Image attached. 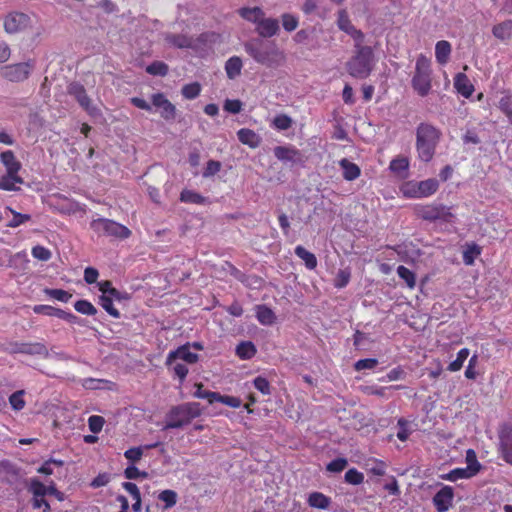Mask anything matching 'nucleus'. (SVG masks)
<instances>
[{
    "label": "nucleus",
    "mask_w": 512,
    "mask_h": 512,
    "mask_svg": "<svg viewBox=\"0 0 512 512\" xmlns=\"http://www.w3.org/2000/svg\"><path fill=\"white\" fill-rule=\"evenodd\" d=\"M244 49L255 62L268 68H278L287 61L286 53L274 42L253 39L244 44Z\"/></svg>",
    "instance_id": "f257e3e1"
},
{
    "label": "nucleus",
    "mask_w": 512,
    "mask_h": 512,
    "mask_svg": "<svg viewBox=\"0 0 512 512\" xmlns=\"http://www.w3.org/2000/svg\"><path fill=\"white\" fill-rule=\"evenodd\" d=\"M440 131L427 123H421L416 130V150L420 160L429 162L440 139Z\"/></svg>",
    "instance_id": "f03ea898"
},
{
    "label": "nucleus",
    "mask_w": 512,
    "mask_h": 512,
    "mask_svg": "<svg viewBox=\"0 0 512 512\" xmlns=\"http://www.w3.org/2000/svg\"><path fill=\"white\" fill-rule=\"evenodd\" d=\"M201 413V406L197 402H188L172 407L166 415L164 429H175L188 425L193 419L199 417Z\"/></svg>",
    "instance_id": "7ed1b4c3"
},
{
    "label": "nucleus",
    "mask_w": 512,
    "mask_h": 512,
    "mask_svg": "<svg viewBox=\"0 0 512 512\" xmlns=\"http://www.w3.org/2000/svg\"><path fill=\"white\" fill-rule=\"evenodd\" d=\"M431 60L423 54L416 59L415 73L412 78V87L415 92L424 97L429 94L432 87Z\"/></svg>",
    "instance_id": "20e7f679"
},
{
    "label": "nucleus",
    "mask_w": 512,
    "mask_h": 512,
    "mask_svg": "<svg viewBox=\"0 0 512 512\" xmlns=\"http://www.w3.org/2000/svg\"><path fill=\"white\" fill-rule=\"evenodd\" d=\"M372 58L371 49L369 47H361L356 56L347 64L349 74L360 79L366 78L372 70Z\"/></svg>",
    "instance_id": "39448f33"
},
{
    "label": "nucleus",
    "mask_w": 512,
    "mask_h": 512,
    "mask_svg": "<svg viewBox=\"0 0 512 512\" xmlns=\"http://www.w3.org/2000/svg\"><path fill=\"white\" fill-rule=\"evenodd\" d=\"M49 206L61 213V214H76L78 212H85L84 206H82L80 203L69 199L61 194H55L51 196L49 200Z\"/></svg>",
    "instance_id": "423d86ee"
},
{
    "label": "nucleus",
    "mask_w": 512,
    "mask_h": 512,
    "mask_svg": "<svg viewBox=\"0 0 512 512\" xmlns=\"http://www.w3.org/2000/svg\"><path fill=\"white\" fill-rule=\"evenodd\" d=\"M31 25V19L27 14L14 12L10 13L4 21V28L7 33L15 34L26 30Z\"/></svg>",
    "instance_id": "0eeeda50"
},
{
    "label": "nucleus",
    "mask_w": 512,
    "mask_h": 512,
    "mask_svg": "<svg viewBox=\"0 0 512 512\" xmlns=\"http://www.w3.org/2000/svg\"><path fill=\"white\" fill-rule=\"evenodd\" d=\"M32 69L31 62L6 65L2 68V75L10 81L19 82L25 80Z\"/></svg>",
    "instance_id": "6e6552de"
},
{
    "label": "nucleus",
    "mask_w": 512,
    "mask_h": 512,
    "mask_svg": "<svg viewBox=\"0 0 512 512\" xmlns=\"http://www.w3.org/2000/svg\"><path fill=\"white\" fill-rule=\"evenodd\" d=\"M420 215L426 220H442L445 222H450L454 217L449 207L437 204L423 207Z\"/></svg>",
    "instance_id": "1a4fd4ad"
},
{
    "label": "nucleus",
    "mask_w": 512,
    "mask_h": 512,
    "mask_svg": "<svg viewBox=\"0 0 512 512\" xmlns=\"http://www.w3.org/2000/svg\"><path fill=\"white\" fill-rule=\"evenodd\" d=\"M178 360H182L188 364H194L198 361V355L191 351L190 344H186L168 353L166 365H173V363Z\"/></svg>",
    "instance_id": "9d476101"
},
{
    "label": "nucleus",
    "mask_w": 512,
    "mask_h": 512,
    "mask_svg": "<svg viewBox=\"0 0 512 512\" xmlns=\"http://www.w3.org/2000/svg\"><path fill=\"white\" fill-rule=\"evenodd\" d=\"M152 104L160 110V115L165 120H173L176 115V107L162 93L153 94Z\"/></svg>",
    "instance_id": "9b49d317"
},
{
    "label": "nucleus",
    "mask_w": 512,
    "mask_h": 512,
    "mask_svg": "<svg viewBox=\"0 0 512 512\" xmlns=\"http://www.w3.org/2000/svg\"><path fill=\"white\" fill-rule=\"evenodd\" d=\"M337 26L340 30L344 31L345 33L353 37L357 44H360L363 41V33L353 26L349 19L347 11L344 9L338 12Z\"/></svg>",
    "instance_id": "f8f14e48"
},
{
    "label": "nucleus",
    "mask_w": 512,
    "mask_h": 512,
    "mask_svg": "<svg viewBox=\"0 0 512 512\" xmlns=\"http://www.w3.org/2000/svg\"><path fill=\"white\" fill-rule=\"evenodd\" d=\"M499 449L504 460L512 464V429L508 426L502 427L499 432Z\"/></svg>",
    "instance_id": "ddd939ff"
},
{
    "label": "nucleus",
    "mask_w": 512,
    "mask_h": 512,
    "mask_svg": "<svg viewBox=\"0 0 512 512\" xmlns=\"http://www.w3.org/2000/svg\"><path fill=\"white\" fill-rule=\"evenodd\" d=\"M454 493L450 486L440 489L433 498V503L438 512H446L452 505Z\"/></svg>",
    "instance_id": "4468645a"
},
{
    "label": "nucleus",
    "mask_w": 512,
    "mask_h": 512,
    "mask_svg": "<svg viewBox=\"0 0 512 512\" xmlns=\"http://www.w3.org/2000/svg\"><path fill=\"white\" fill-rule=\"evenodd\" d=\"M280 30L279 22L275 18L264 16L258 26L255 28L257 34L263 38H271L278 34Z\"/></svg>",
    "instance_id": "2eb2a0df"
},
{
    "label": "nucleus",
    "mask_w": 512,
    "mask_h": 512,
    "mask_svg": "<svg viewBox=\"0 0 512 512\" xmlns=\"http://www.w3.org/2000/svg\"><path fill=\"white\" fill-rule=\"evenodd\" d=\"M33 311L36 314H44V315H48V316H53V317L64 319L68 322H73L76 318V316L73 315L72 313L65 312L61 309L55 308L50 305H35L33 307Z\"/></svg>",
    "instance_id": "dca6fc26"
},
{
    "label": "nucleus",
    "mask_w": 512,
    "mask_h": 512,
    "mask_svg": "<svg viewBox=\"0 0 512 512\" xmlns=\"http://www.w3.org/2000/svg\"><path fill=\"white\" fill-rule=\"evenodd\" d=\"M409 159L405 156H397L389 164V170L400 179L408 177Z\"/></svg>",
    "instance_id": "f3484780"
},
{
    "label": "nucleus",
    "mask_w": 512,
    "mask_h": 512,
    "mask_svg": "<svg viewBox=\"0 0 512 512\" xmlns=\"http://www.w3.org/2000/svg\"><path fill=\"white\" fill-rule=\"evenodd\" d=\"M69 94L74 96L79 104L86 109L90 114H94V108L90 107V100L85 92L83 86L73 83L68 88Z\"/></svg>",
    "instance_id": "a211bd4d"
},
{
    "label": "nucleus",
    "mask_w": 512,
    "mask_h": 512,
    "mask_svg": "<svg viewBox=\"0 0 512 512\" xmlns=\"http://www.w3.org/2000/svg\"><path fill=\"white\" fill-rule=\"evenodd\" d=\"M454 87L459 94L469 98L474 92V86L464 73H458L454 77Z\"/></svg>",
    "instance_id": "6ab92c4d"
},
{
    "label": "nucleus",
    "mask_w": 512,
    "mask_h": 512,
    "mask_svg": "<svg viewBox=\"0 0 512 512\" xmlns=\"http://www.w3.org/2000/svg\"><path fill=\"white\" fill-rule=\"evenodd\" d=\"M238 14L246 21L258 26L262 18L265 16L264 11L260 7H242L238 10Z\"/></svg>",
    "instance_id": "aec40b11"
},
{
    "label": "nucleus",
    "mask_w": 512,
    "mask_h": 512,
    "mask_svg": "<svg viewBox=\"0 0 512 512\" xmlns=\"http://www.w3.org/2000/svg\"><path fill=\"white\" fill-rule=\"evenodd\" d=\"M0 161L6 169V173L18 174L22 167L11 150H5L0 154Z\"/></svg>",
    "instance_id": "412c9836"
},
{
    "label": "nucleus",
    "mask_w": 512,
    "mask_h": 512,
    "mask_svg": "<svg viewBox=\"0 0 512 512\" xmlns=\"http://www.w3.org/2000/svg\"><path fill=\"white\" fill-rule=\"evenodd\" d=\"M239 141L249 146L250 148H257L261 143V137L253 130L242 128L237 132Z\"/></svg>",
    "instance_id": "4be33fe9"
},
{
    "label": "nucleus",
    "mask_w": 512,
    "mask_h": 512,
    "mask_svg": "<svg viewBox=\"0 0 512 512\" xmlns=\"http://www.w3.org/2000/svg\"><path fill=\"white\" fill-rule=\"evenodd\" d=\"M452 52L451 44L446 40H440L435 45V58L437 63L445 65L448 63Z\"/></svg>",
    "instance_id": "5701e85b"
},
{
    "label": "nucleus",
    "mask_w": 512,
    "mask_h": 512,
    "mask_svg": "<svg viewBox=\"0 0 512 512\" xmlns=\"http://www.w3.org/2000/svg\"><path fill=\"white\" fill-rule=\"evenodd\" d=\"M339 166L343 171V177L347 181H353L357 179L360 174L361 170L355 163L349 161L348 159L344 158L339 161Z\"/></svg>",
    "instance_id": "b1692460"
},
{
    "label": "nucleus",
    "mask_w": 512,
    "mask_h": 512,
    "mask_svg": "<svg viewBox=\"0 0 512 512\" xmlns=\"http://www.w3.org/2000/svg\"><path fill=\"white\" fill-rule=\"evenodd\" d=\"M243 63L240 57H230L225 63V71L229 79H235L241 74Z\"/></svg>",
    "instance_id": "393cba45"
},
{
    "label": "nucleus",
    "mask_w": 512,
    "mask_h": 512,
    "mask_svg": "<svg viewBox=\"0 0 512 512\" xmlns=\"http://www.w3.org/2000/svg\"><path fill=\"white\" fill-rule=\"evenodd\" d=\"M106 236L115 237L119 239H126L131 235V231L124 225L110 220L107 227Z\"/></svg>",
    "instance_id": "a878e982"
},
{
    "label": "nucleus",
    "mask_w": 512,
    "mask_h": 512,
    "mask_svg": "<svg viewBox=\"0 0 512 512\" xmlns=\"http://www.w3.org/2000/svg\"><path fill=\"white\" fill-rule=\"evenodd\" d=\"M23 179L14 173H6L0 178V189L5 191H14L17 184H22Z\"/></svg>",
    "instance_id": "bb28decb"
},
{
    "label": "nucleus",
    "mask_w": 512,
    "mask_h": 512,
    "mask_svg": "<svg viewBox=\"0 0 512 512\" xmlns=\"http://www.w3.org/2000/svg\"><path fill=\"white\" fill-rule=\"evenodd\" d=\"M256 318L262 325H272L276 320L275 313L265 305L256 306Z\"/></svg>",
    "instance_id": "cd10ccee"
},
{
    "label": "nucleus",
    "mask_w": 512,
    "mask_h": 512,
    "mask_svg": "<svg viewBox=\"0 0 512 512\" xmlns=\"http://www.w3.org/2000/svg\"><path fill=\"white\" fill-rule=\"evenodd\" d=\"M307 502L309 506L317 509H327L330 505V498L320 492H312L309 494Z\"/></svg>",
    "instance_id": "c85d7f7f"
},
{
    "label": "nucleus",
    "mask_w": 512,
    "mask_h": 512,
    "mask_svg": "<svg viewBox=\"0 0 512 512\" xmlns=\"http://www.w3.org/2000/svg\"><path fill=\"white\" fill-rule=\"evenodd\" d=\"M417 188L420 191L421 198H426L438 190L439 183L436 179L430 178L417 182Z\"/></svg>",
    "instance_id": "c756f323"
},
{
    "label": "nucleus",
    "mask_w": 512,
    "mask_h": 512,
    "mask_svg": "<svg viewBox=\"0 0 512 512\" xmlns=\"http://www.w3.org/2000/svg\"><path fill=\"white\" fill-rule=\"evenodd\" d=\"M20 353L30 354V355H43L47 356L48 352L42 343H22L17 349Z\"/></svg>",
    "instance_id": "7c9ffc66"
},
{
    "label": "nucleus",
    "mask_w": 512,
    "mask_h": 512,
    "mask_svg": "<svg viewBox=\"0 0 512 512\" xmlns=\"http://www.w3.org/2000/svg\"><path fill=\"white\" fill-rule=\"evenodd\" d=\"M28 491L32 494V497H45L48 495L49 485L43 484L38 478H31Z\"/></svg>",
    "instance_id": "2f4dec72"
},
{
    "label": "nucleus",
    "mask_w": 512,
    "mask_h": 512,
    "mask_svg": "<svg viewBox=\"0 0 512 512\" xmlns=\"http://www.w3.org/2000/svg\"><path fill=\"white\" fill-rule=\"evenodd\" d=\"M256 351V347L251 341L241 342L236 347V355L243 360L251 359Z\"/></svg>",
    "instance_id": "473e14b6"
},
{
    "label": "nucleus",
    "mask_w": 512,
    "mask_h": 512,
    "mask_svg": "<svg viewBox=\"0 0 512 512\" xmlns=\"http://www.w3.org/2000/svg\"><path fill=\"white\" fill-rule=\"evenodd\" d=\"M492 33L500 40L510 38L512 36V21L509 20L495 25L492 29Z\"/></svg>",
    "instance_id": "72a5a7b5"
},
{
    "label": "nucleus",
    "mask_w": 512,
    "mask_h": 512,
    "mask_svg": "<svg viewBox=\"0 0 512 512\" xmlns=\"http://www.w3.org/2000/svg\"><path fill=\"white\" fill-rule=\"evenodd\" d=\"M295 254L304 261L308 269L312 270L317 266V259L315 255L306 250L304 247L297 246L295 248Z\"/></svg>",
    "instance_id": "f704fd0d"
},
{
    "label": "nucleus",
    "mask_w": 512,
    "mask_h": 512,
    "mask_svg": "<svg viewBox=\"0 0 512 512\" xmlns=\"http://www.w3.org/2000/svg\"><path fill=\"white\" fill-rule=\"evenodd\" d=\"M4 211L5 213H10L13 216V218L7 223V226L10 228L19 227L20 225L26 223L31 219V216L29 214H22L16 212L11 207H6Z\"/></svg>",
    "instance_id": "c9c22d12"
},
{
    "label": "nucleus",
    "mask_w": 512,
    "mask_h": 512,
    "mask_svg": "<svg viewBox=\"0 0 512 512\" xmlns=\"http://www.w3.org/2000/svg\"><path fill=\"white\" fill-rule=\"evenodd\" d=\"M400 193L405 198L419 199L421 198L420 191L417 188V182L407 181L400 186Z\"/></svg>",
    "instance_id": "e433bc0d"
},
{
    "label": "nucleus",
    "mask_w": 512,
    "mask_h": 512,
    "mask_svg": "<svg viewBox=\"0 0 512 512\" xmlns=\"http://www.w3.org/2000/svg\"><path fill=\"white\" fill-rule=\"evenodd\" d=\"M475 474L471 472L467 467L465 468H455L451 470L449 473L442 476V479L448 480V481H457L459 479H467Z\"/></svg>",
    "instance_id": "4c0bfd02"
},
{
    "label": "nucleus",
    "mask_w": 512,
    "mask_h": 512,
    "mask_svg": "<svg viewBox=\"0 0 512 512\" xmlns=\"http://www.w3.org/2000/svg\"><path fill=\"white\" fill-rule=\"evenodd\" d=\"M298 152L289 147L278 146L274 149V155L281 161H294Z\"/></svg>",
    "instance_id": "58836bf2"
},
{
    "label": "nucleus",
    "mask_w": 512,
    "mask_h": 512,
    "mask_svg": "<svg viewBox=\"0 0 512 512\" xmlns=\"http://www.w3.org/2000/svg\"><path fill=\"white\" fill-rule=\"evenodd\" d=\"M180 200L185 203L194 204H205L207 202L206 198L199 193L187 189L181 192Z\"/></svg>",
    "instance_id": "ea45409f"
},
{
    "label": "nucleus",
    "mask_w": 512,
    "mask_h": 512,
    "mask_svg": "<svg viewBox=\"0 0 512 512\" xmlns=\"http://www.w3.org/2000/svg\"><path fill=\"white\" fill-rule=\"evenodd\" d=\"M220 402L232 408H239L242 404V401L238 397L221 395L220 393L215 392L213 396V403Z\"/></svg>",
    "instance_id": "a19ab883"
},
{
    "label": "nucleus",
    "mask_w": 512,
    "mask_h": 512,
    "mask_svg": "<svg viewBox=\"0 0 512 512\" xmlns=\"http://www.w3.org/2000/svg\"><path fill=\"white\" fill-rule=\"evenodd\" d=\"M469 354H470L469 349H467V348L461 349L457 353L456 359L454 361H452L448 365V370L450 372H457V371H459L462 368L463 363L465 362V360L468 358Z\"/></svg>",
    "instance_id": "79ce46f5"
},
{
    "label": "nucleus",
    "mask_w": 512,
    "mask_h": 512,
    "mask_svg": "<svg viewBox=\"0 0 512 512\" xmlns=\"http://www.w3.org/2000/svg\"><path fill=\"white\" fill-rule=\"evenodd\" d=\"M481 254V249L478 245H468L463 251V261L466 265H472L475 258Z\"/></svg>",
    "instance_id": "37998d69"
},
{
    "label": "nucleus",
    "mask_w": 512,
    "mask_h": 512,
    "mask_svg": "<svg viewBox=\"0 0 512 512\" xmlns=\"http://www.w3.org/2000/svg\"><path fill=\"white\" fill-rule=\"evenodd\" d=\"M201 92V85L198 82L186 84L182 87L181 93L185 99H195Z\"/></svg>",
    "instance_id": "c03bdc74"
},
{
    "label": "nucleus",
    "mask_w": 512,
    "mask_h": 512,
    "mask_svg": "<svg viewBox=\"0 0 512 512\" xmlns=\"http://www.w3.org/2000/svg\"><path fill=\"white\" fill-rule=\"evenodd\" d=\"M397 274L402 280L405 281V283L410 289H413L415 287L416 277L411 270H409L405 266L400 265L397 268Z\"/></svg>",
    "instance_id": "a18cd8bd"
},
{
    "label": "nucleus",
    "mask_w": 512,
    "mask_h": 512,
    "mask_svg": "<svg viewBox=\"0 0 512 512\" xmlns=\"http://www.w3.org/2000/svg\"><path fill=\"white\" fill-rule=\"evenodd\" d=\"M166 41L178 48H187L192 45V40L184 35H167Z\"/></svg>",
    "instance_id": "49530a36"
},
{
    "label": "nucleus",
    "mask_w": 512,
    "mask_h": 512,
    "mask_svg": "<svg viewBox=\"0 0 512 512\" xmlns=\"http://www.w3.org/2000/svg\"><path fill=\"white\" fill-rule=\"evenodd\" d=\"M281 21L284 30L287 32L294 31L299 25L298 17L290 13L282 14Z\"/></svg>",
    "instance_id": "de8ad7c7"
},
{
    "label": "nucleus",
    "mask_w": 512,
    "mask_h": 512,
    "mask_svg": "<svg viewBox=\"0 0 512 512\" xmlns=\"http://www.w3.org/2000/svg\"><path fill=\"white\" fill-rule=\"evenodd\" d=\"M158 499L165 503V508L173 507L177 502V493L173 490H163L159 493Z\"/></svg>",
    "instance_id": "09e8293b"
},
{
    "label": "nucleus",
    "mask_w": 512,
    "mask_h": 512,
    "mask_svg": "<svg viewBox=\"0 0 512 512\" xmlns=\"http://www.w3.org/2000/svg\"><path fill=\"white\" fill-rule=\"evenodd\" d=\"M64 465V462L62 460L57 459H49L45 461L38 469V473L44 474V475H52L54 470L53 467H62Z\"/></svg>",
    "instance_id": "8fccbe9b"
},
{
    "label": "nucleus",
    "mask_w": 512,
    "mask_h": 512,
    "mask_svg": "<svg viewBox=\"0 0 512 512\" xmlns=\"http://www.w3.org/2000/svg\"><path fill=\"white\" fill-rule=\"evenodd\" d=\"M110 224V219L97 218L93 219L90 223L91 229L99 235L107 234V227Z\"/></svg>",
    "instance_id": "3c124183"
},
{
    "label": "nucleus",
    "mask_w": 512,
    "mask_h": 512,
    "mask_svg": "<svg viewBox=\"0 0 512 512\" xmlns=\"http://www.w3.org/2000/svg\"><path fill=\"white\" fill-rule=\"evenodd\" d=\"M100 304L103 309L112 317L119 318V311L113 306V300L108 295H101Z\"/></svg>",
    "instance_id": "603ef678"
},
{
    "label": "nucleus",
    "mask_w": 512,
    "mask_h": 512,
    "mask_svg": "<svg viewBox=\"0 0 512 512\" xmlns=\"http://www.w3.org/2000/svg\"><path fill=\"white\" fill-rule=\"evenodd\" d=\"M45 294L55 300H58L60 302H68L70 300V298L72 297V295L70 293H68L67 291L65 290H62V289H45L44 290Z\"/></svg>",
    "instance_id": "864d4df0"
},
{
    "label": "nucleus",
    "mask_w": 512,
    "mask_h": 512,
    "mask_svg": "<svg viewBox=\"0 0 512 512\" xmlns=\"http://www.w3.org/2000/svg\"><path fill=\"white\" fill-rule=\"evenodd\" d=\"M74 308L77 312L84 315H95L97 312L96 308L92 305V303H90L87 300L77 301L74 304Z\"/></svg>",
    "instance_id": "5fc2aeb1"
},
{
    "label": "nucleus",
    "mask_w": 512,
    "mask_h": 512,
    "mask_svg": "<svg viewBox=\"0 0 512 512\" xmlns=\"http://www.w3.org/2000/svg\"><path fill=\"white\" fill-rule=\"evenodd\" d=\"M292 123H293L292 119L286 114L277 115L273 119V126L277 130H281V131L289 129L292 126Z\"/></svg>",
    "instance_id": "6e6d98bb"
},
{
    "label": "nucleus",
    "mask_w": 512,
    "mask_h": 512,
    "mask_svg": "<svg viewBox=\"0 0 512 512\" xmlns=\"http://www.w3.org/2000/svg\"><path fill=\"white\" fill-rule=\"evenodd\" d=\"M146 71L151 75L165 76L168 72V66L161 61H155L148 65Z\"/></svg>",
    "instance_id": "4d7b16f0"
},
{
    "label": "nucleus",
    "mask_w": 512,
    "mask_h": 512,
    "mask_svg": "<svg viewBox=\"0 0 512 512\" xmlns=\"http://www.w3.org/2000/svg\"><path fill=\"white\" fill-rule=\"evenodd\" d=\"M368 471L376 476H383L386 473V464L383 461L380 460H372L371 462L367 463Z\"/></svg>",
    "instance_id": "13d9d810"
},
{
    "label": "nucleus",
    "mask_w": 512,
    "mask_h": 512,
    "mask_svg": "<svg viewBox=\"0 0 512 512\" xmlns=\"http://www.w3.org/2000/svg\"><path fill=\"white\" fill-rule=\"evenodd\" d=\"M499 109L507 116L510 123H512V99L511 96H503L499 100L498 104Z\"/></svg>",
    "instance_id": "bf43d9fd"
},
{
    "label": "nucleus",
    "mask_w": 512,
    "mask_h": 512,
    "mask_svg": "<svg viewBox=\"0 0 512 512\" xmlns=\"http://www.w3.org/2000/svg\"><path fill=\"white\" fill-rule=\"evenodd\" d=\"M363 480V473L359 472L355 468H351L345 473V481L349 484L359 485L363 482Z\"/></svg>",
    "instance_id": "052dcab7"
},
{
    "label": "nucleus",
    "mask_w": 512,
    "mask_h": 512,
    "mask_svg": "<svg viewBox=\"0 0 512 512\" xmlns=\"http://www.w3.org/2000/svg\"><path fill=\"white\" fill-rule=\"evenodd\" d=\"M31 253L34 258H36L37 260H40V261H48L52 256L51 251L41 245L34 246L32 248Z\"/></svg>",
    "instance_id": "680f3d73"
},
{
    "label": "nucleus",
    "mask_w": 512,
    "mask_h": 512,
    "mask_svg": "<svg viewBox=\"0 0 512 512\" xmlns=\"http://www.w3.org/2000/svg\"><path fill=\"white\" fill-rule=\"evenodd\" d=\"M466 462H467L466 467L476 475L480 469V463L477 460L476 453L474 452V450H472V449L467 450Z\"/></svg>",
    "instance_id": "e2e57ef3"
},
{
    "label": "nucleus",
    "mask_w": 512,
    "mask_h": 512,
    "mask_svg": "<svg viewBox=\"0 0 512 512\" xmlns=\"http://www.w3.org/2000/svg\"><path fill=\"white\" fill-rule=\"evenodd\" d=\"M24 391H16L9 397L10 405L14 410H22L25 406V401L23 399Z\"/></svg>",
    "instance_id": "0e129e2a"
},
{
    "label": "nucleus",
    "mask_w": 512,
    "mask_h": 512,
    "mask_svg": "<svg viewBox=\"0 0 512 512\" xmlns=\"http://www.w3.org/2000/svg\"><path fill=\"white\" fill-rule=\"evenodd\" d=\"M253 385L263 395H269L271 393L270 383L265 377H262V376L256 377L253 380Z\"/></svg>",
    "instance_id": "69168bd1"
},
{
    "label": "nucleus",
    "mask_w": 512,
    "mask_h": 512,
    "mask_svg": "<svg viewBox=\"0 0 512 512\" xmlns=\"http://www.w3.org/2000/svg\"><path fill=\"white\" fill-rule=\"evenodd\" d=\"M350 277H351V273H350L349 269L339 270L335 277V280H334L335 287H337V288L345 287L349 283Z\"/></svg>",
    "instance_id": "338daca9"
},
{
    "label": "nucleus",
    "mask_w": 512,
    "mask_h": 512,
    "mask_svg": "<svg viewBox=\"0 0 512 512\" xmlns=\"http://www.w3.org/2000/svg\"><path fill=\"white\" fill-rule=\"evenodd\" d=\"M143 453H144V448L143 447H133V448H130L128 450H126L124 452V457L132 462V463H135V462H138L142 456H143Z\"/></svg>",
    "instance_id": "774afa93"
}]
</instances>
